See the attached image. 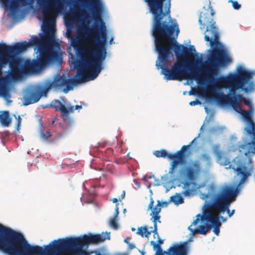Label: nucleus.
<instances>
[{
	"mask_svg": "<svg viewBox=\"0 0 255 255\" xmlns=\"http://www.w3.org/2000/svg\"><path fill=\"white\" fill-rule=\"evenodd\" d=\"M144 0L148 3L153 16L152 34L158 54V63H156V66L162 69L164 78L167 81L195 80L199 84L204 82L205 75L202 76L199 69L193 66L189 72H186L183 69L180 59L185 57H193V52L196 50L193 45L188 48L176 42L179 29L177 23L170 24V0H168L164 5V10L163 2L165 0Z\"/></svg>",
	"mask_w": 255,
	"mask_h": 255,
	"instance_id": "f257e3e1",
	"label": "nucleus"
},
{
	"mask_svg": "<svg viewBox=\"0 0 255 255\" xmlns=\"http://www.w3.org/2000/svg\"><path fill=\"white\" fill-rule=\"evenodd\" d=\"M44 22L42 29L44 34L40 38L34 36L28 42H17L13 45L0 43V96L8 103L11 102L7 87L10 78L17 80L24 74L38 73L57 58V52L50 47L41 50L37 59L26 60L24 62L18 57L30 46L53 44L55 30L52 27L55 26V19L44 20Z\"/></svg>",
	"mask_w": 255,
	"mask_h": 255,
	"instance_id": "f03ea898",
	"label": "nucleus"
},
{
	"mask_svg": "<svg viewBox=\"0 0 255 255\" xmlns=\"http://www.w3.org/2000/svg\"><path fill=\"white\" fill-rule=\"evenodd\" d=\"M85 1L91 7L95 21V25L90 30L94 44H87L80 47L78 46L77 41H72V46L76 49L81 59V61L75 65L77 70L75 78L69 79L58 76L53 81L46 82L42 90L45 94L52 88L60 89L64 86L66 88L63 89V92L67 93L73 90V85L94 80L103 69V62L107 56V30L101 16L102 3L100 0H86Z\"/></svg>",
	"mask_w": 255,
	"mask_h": 255,
	"instance_id": "7ed1b4c3",
	"label": "nucleus"
},
{
	"mask_svg": "<svg viewBox=\"0 0 255 255\" xmlns=\"http://www.w3.org/2000/svg\"><path fill=\"white\" fill-rule=\"evenodd\" d=\"M0 249L8 255H62V238L43 246L32 245L21 233L0 224Z\"/></svg>",
	"mask_w": 255,
	"mask_h": 255,
	"instance_id": "20e7f679",
	"label": "nucleus"
},
{
	"mask_svg": "<svg viewBox=\"0 0 255 255\" xmlns=\"http://www.w3.org/2000/svg\"><path fill=\"white\" fill-rule=\"evenodd\" d=\"M209 8L210 10L208 9L206 12L200 13L199 23L201 29L206 27L204 38L206 41L210 42V45L213 47L208 59L210 66L207 69L208 73L207 79L210 83H212L214 78L211 75H216L219 66H224L231 62L232 60L226 52L221 48L222 44L219 41L218 28L216 27L215 22L213 18L214 11L210 5Z\"/></svg>",
	"mask_w": 255,
	"mask_h": 255,
	"instance_id": "39448f33",
	"label": "nucleus"
},
{
	"mask_svg": "<svg viewBox=\"0 0 255 255\" xmlns=\"http://www.w3.org/2000/svg\"><path fill=\"white\" fill-rule=\"evenodd\" d=\"M209 66V61H208L207 66L204 68L205 75L204 80V82L208 84V89H211L214 91L215 90L217 80L214 78L216 75H211L214 78V81L212 83H210L207 80V76L208 73L207 69ZM237 71V74H230L227 77H221L218 80V83L222 87L230 88L231 92L230 96L233 95V96H234L236 95L235 94L236 90L239 89H242L246 93L254 90L255 84L252 79L255 74V72L247 70L242 67H239Z\"/></svg>",
	"mask_w": 255,
	"mask_h": 255,
	"instance_id": "423d86ee",
	"label": "nucleus"
},
{
	"mask_svg": "<svg viewBox=\"0 0 255 255\" xmlns=\"http://www.w3.org/2000/svg\"><path fill=\"white\" fill-rule=\"evenodd\" d=\"M238 193L237 188L230 185L221 187L219 191L213 195L210 202L205 204L206 207L216 214L226 212L231 217L235 213V210L230 211L231 204L235 201Z\"/></svg>",
	"mask_w": 255,
	"mask_h": 255,
	"instance_id": "0eeeda50",
	"label": "nucleus"
},
{
	"mask_svg": "<svg viewBox=\"0 0 255 255\" xmlns=\"http://www.w3.org/2000/svg\"><path fill=\"white\" fill-rule=\"evenodd\" d=\"M202 170V165L198 160H191L181 168L179 172V176L186 180L183 183V188L185 190L182 192L184 196H190L192 195L193 190L189 188L191 182L197 179Z\"/></svg>",
	"mask_w": 255,
	"mask_h": 255,
	"instance_id": "6e6552de",
	"label": "nucleus"
},
{
	"mask_svg": "<svg viewBox=\"0 0 255 255\" xmlns=\"http://www.w3.org/2000/svg\"><path fill=\"white\" fill-rule=\"evenodd\" d=\"M235 111L241 114L247 122V126L245 128V130L251 136L252 140L250 142L242 145L240 152L246 156L248 162H251V156L255 153V123L252 119V110L246 111L241 108L240 111L238 110Z\"/></svg>",
	"mask_w": 255,
	"mask_h": 255,
	"instance_id": "1a4fd4ad",
	"label": "nucleus"
},
{
	"mask_svg": "<svg viewBox=\"0 0 255 255\" xmlns=\"http://www.w3.org/2000/svg\"><path fill=\"white\" fill-rule=\"evenodd\" d=\"M190 146V145H183L180 150L177 151L174 154L168 153L166 150L161 149L160 150H155L153 154L157 157L168 158L169 159L173 160L170 164L169 173L171 174L174 173L175 170L177 165L180 163H183L186 158L185 151Z\"/></svg>",
	"mask_w": 255,
	"mask_h": 255,
	"instance_id": "9d476101",
	"label": "nucleus"
},
{
	"mask_svg": "<svg viewBox=\"0 0 255 255\" xmlns=\"http://www.w3.org/2000/svg\"><path fill=\"white\" fill-rule=\"evenodd\" d=\"M246 160L247 159L238 156L235 157L231 162L226 160L224 163L225 165H229L227 168L233 169L238 175L241 176L239 185L243 184L250 175V172L247 167Z\"/></svg>",
	"mask_w": 255,
	"mask_h": 255,
	"instance_id": "9b49d317",
	"label": "nucleus"
},
{
	"mask_svg": "<svg viewBox=\"0 0 255 255\" xmlns=\"http://www.w3.org/2000/svg\"><path fill=\"white\" fill-rule=\"evenodd\" d=\"M245 97L240 94L235 95L234 96L230 95H224L223 93L216 94L215 100L221 105H229L234 110H241L240 102H243Z\"/></svg>",
	"mask_w": 255,
	"mask_h": 255,
	"instance_id": "f8f14e48",
	"label": "nucleus"
},
{
	"mask_svg": "<svg viewBox=\"0 0 255 255\" xmlns=\"http://www.w3.org/2000/svg\"><path fill=\"white\" fill-rule=\"evenodd\" d=\"M37 2L42 9L44 17L52 16L57 12H59L63 8L62 3L59 2L48 1L44 0H37Z\"/></svg>",
	"mask_w": 255,
	"mask_h": 255,
	"instance_id": "ddd939ff",
	"label": "nucleus"
},
{
	"mask_svg": "<svg viewBox=\"0 0 255 255\" xmlns=\"http://www.w3.org/2000/svg\"><path fill=\"white\" fill-rule=\"evenodd\" d=\"M201 217L202 221H206L210 223L213 228V232L215 235L218 236L220 233V228L221 226V223L219 220V216L210 211L206 207L204 206V210L202 216H198Z\"/></svg>",
	"mask_w": 255,
	"mask_h": 255,
	"instance_id": "4468645a",
	"label": "nucleus"
},
{
	"mask_svg": "<svg viewBox=\"0 0 255 255\" xmlns=\"http://www.w3.org/2000/svg\"><path fill=\"white\" fill-rule=\"evenodd\" d=\"M44 85L37 88L27 90L23 97V105L27 106L37 102L42 96H46L47 94L42 93V90Z\"/></svg>",
	"mask_w": 255,
	"mask_h": 255,
	"instance_id": "2eb2a0df",
	"label": "nucleus"
},
{
	"mask_svg": "<svg viewBox=\"0 0 255 255\" xmlns=\"http://www.w3.org/2000/svg\"><path fill=\"white\" fill-rule=\"evenodd\" d=\"M191 249L189 241L174 243L167 250L166 255H188Z\"/></svg>",
	"mask_w": 255,
	"mask_h": 255,
	"instance_id": "dca6fc26",
	"label": "nucleus"
},
{
	"mask_svg": "<svg viewBox=\"0 0 255 255\" xmlns=\"http://www.w3.org/2000/svg\"><path fill=\"white\" fill-rule=\"evenodd\" d=\"M153 204L154 200L152 198H151L150 203L148 206V210H151L150 215L152 217L151 220L153 223L154 226V229L152 230V233H153L154 235H158L157 222H161L160 221V216L159 215V214L161 212V203L159 200H158L157 204L154 207H153Z\"/></svg>",
	"mask_w": 255,
	"mask_h": 255,
	"instance_id": "f3484780",
	"label": "nucleus"
},
{
	"mask_svg": "<svg viewBox=\"0 0 255 255\" xmlns=\"http://www.w3.org/2000/svg\"><path fill=\"white\" fill-rule=\"evenodd\" d=\"M49 107L54 108L56 111H60L62 116L66 117H68L70 113L74 112V106L66 107L58 100L52 101Z\"/></svg>",
	"mask_w": 255,
	"mask_h": 255,
	"instance_id": "a211bd4d",
	"label": "nucleus"
},
{
	"mask_svg": "<svg viewBox=\"0 0 255 255\" xmlns=\"http://www.w3.org/2000/svg\"><path fill=\"white\" fill-rule=\"evenodd\" d=\"M0 121L3 127H8L11 122L8 111L0 112Z\"/></svg>",
	"mask_w": 255,
	"mask_h": 255,
	"instance_id": "6ab92c4d",
	"label": "nucleus"
},
{
	"mask_svg": "<svg viewBox=\"0 0 255 255\" xmlns=\"http://www.w3.org/2000/svg\"><path fill=\"white\" fill-rule=\"evenodd\" d=\"M212 228V225H210V223H208L206 226L200 225L198 229H192L189 227L190 230L193 234H199L202 235H206L207 233Z\"/></svg>",
	"mask_w": 255,
	"mask_h": 255,
	"instance_id": "aec40b11",
	"label": "nucleus"
},
{
	"mask_svg": "<svg viewBox=\"0 0 255 255\" xmlns=\"http://www.w3.org/2000/svg\"><path fill=\"white\" fill-rule=\"evenodd\" d=\"M151 233L152 230L149 231L147 226H144L138 228L136 234L142 237H148Z\"/></svg>",
	"mask_w": 255,
	"mask_h": 255,
	"instance_id": "412c9836",
	"label": "nucleus"
},
{
	"mask_svg": "<svg viewBox=\"0 0 255 255\" xmlns=\"http://www.w3.org/2000/svg\"><path fill=\"white\" fill-rule=\"evenodd\" d=\"M151 245H152L153 250L155 251L154 255H166V251H162L161 246L159 244H157L154 241H152L150 242Z\"/></svg>",
	"mask_w": 255,
	"mask_h": 255,
	"instance_id": "4be33fe9",
	"label": "nucleus"
},
{
	"mask_svg": "<svg viewBox=\"0 0 255 255\" xmlns=\"http://www.w3.org/2000/svg\"><path fill=\"white\" fill-rule=\"evenodd\" d=\"M170 201L178 205L184 203V199L180 194L177 193L175 195L170 197Z\"/></svg>",
	"mask_w": 255,
	"mask_h": 255,
	"instance_id": "5701e85b",
	"label": "nucleus"
},
{
	"mask_svg": "<svg viewBox=\"0 0 255 255\" xmlns=\"http://www.w3.org/2000/svg\"><path fill=\"white\" fill-rule=\"evenodd\" d=\"M27 0H14L11 1V7L16 8L17 7L18 4H21L23 5L27 4Z\"/></svg>",
	"mask_w": 255,
	"mask_h": 255,
	"instance_id": "b1692460",
	"label": "nucleus"
},
{
	"mask_svg": "<svg viewBox=\"0 0 255 255\" xmlns=\"http://www.w3.org/2000/svg\"><path fill=\"white\" fill-rule=\"evenodd\" d=\"M110 226L114 229L117 230L118 228V224L117 223V219L116 216H114L112 218L109 222Z\"/></svg>",
	"mask_w": 255,
	"mask_h": 255,
	"instance_id": "393cba45",
	"label": "nucleus"
},
{
	"mask_svg": "<svg viewBox=\"0 0 255 255\" xmlns=\"http://www.w3.org/2000/svg\"><path fill=\"white\" fill-rule=\"evenodd\" d=\"M133 249H137L138 252L141 254V255H144V254L145 253L143 251H141L139 250H138L133 244L130 243L128 244L127 251L128 252H130L131 250Z\"/></svg>",
	"mask_w": 255,
	"mask_h": 255,
	"instance_id": "a878e982",
	"label": "nucleus"
},
{
	"mask_svg": "<svg viewBox=\"0 0 255 255\" xmlns=\"http://www.w3.org/2000/svg\"><path fill=\"white\" fill-rule=\"evenodd\" d=\"M201 157L203 160L206 161L208 164H210L211 158L209 155L206 153H204L201 155Z\"/></svg>",
	"mask_w": 255,
	"mask_h": 255,
	"instance_id": "bb28decb",
	"label": "nucleus"
},
{
	"mask_svg": "<svg viewBox=\"0 0 255 255\" xmlns=\"http://www.w3.org/2000/svg\"><path fill=\"white\" fill-rule=\"evenodd\" d=\"M229 2H231L232 3V6L235 9H239L241 7V4H239L238 2L237 1L230 0Z\"/></svg>",
	"mask_w": 255,
	"mask_h": 255,
	"instance_id": "cd10ccee",
	"label": "nucleus"
},
{
	"mask_svg": "<svg viewBox=\"0 0 255 255\" xmlns=\"http://www.w3.org/2000/svg\"><path fill=\"white\" fill-rule=\"evenodd\" d=\"M40 135L42 138L46 139L51 136V134L49 131H46L44 132L41 131L40 132Z\"/></svg>",
	"mask_w": 255,
	"mask_h": 255,
	"instance_id": "c85d7f7f",
	"label": "nucleus"
},
{
	"mask_svg": "<svg viewBox=\"0 0 255 255\" xmlns=\"http://www.w3.org/2000/svg\"><path fill=\"white\" fill-rule=\"evenodd\" d=\"M243 102H244L246 105L249 106L251 110H252V105L250 100L245 98Z\"/></svg>",
	"mask_w": 255,
	"mask_h": 255,
	"instance_id": "c756f323",
	"label": "nucleus"
},
{
	"mask_svg": "<svg viewBox=\"0 0 255 255\" xmlns=\"http://www.w3.org/2000/svg\"><path fill=\"white\" fill-rule=\"evenodd\" d=\"M201 104V102L200 101H199L198 100H197V99H196L195 101H191V102H190L189 103V105L191 106H195V105H199V104Z\"/></svg>",
	"mask_w": 255,
	"mask_h": 255,
	"instance_id": "7c9ffc66",
	"label": "nucleus"
},
{
	"mask_svg": "<svg viewBox=\"0 0 255 255\" xmlns=\"http://www.w3.org/2000/svg\"><path fill=\"white\" fill-rule=\"evenodd\" d=\"M17 120V128L18 129L21 125V122L22 119L20 116H18L17 117H16Z\"/></svg>",
	"mask_w": 255,
	"mask_h": 255,
	"instance_id": "2f4dec72",
	"label": "nucleus"
},
{
	"mask_svg": "<svg viewBox=\"0 0 255 255\" xmlns=\"http://www.w3.org/2000/svg\"><path fill=\"white\" fill-rule=\"evenodd\" d=\"M200 215V216H202L201 214H198L197 215V219L195 220H194L193 222V225H196L199 222V221L201 220V217H199L198 216Z\"/></svg>",
	"mask_w": 255,
	"mask_h": 255,
	"instance_id": "473e14b6",
	"label": "nucleus"
},
{
	"mask_svg": "<svg viewBox=\"0 0 255 255\" xmlns=\"http://www.w3.org/2000/svg\"><path fill=\"white\" fill-rule=\"evenodd\" d=\"M3 5L7 6L9 4V0H1Z\"/></svg>",
	"mask_w": 255,
	"mask_h": 255,
	"instance_id": "72a5a7b5",
	"label": "nucleus"
},
{
	"mask_svg": "<svg viewBox=\"0 0 255 255\" xmlns=\"http://www.w3.org/2000/svg\"><path fill=\"white\" fill-rule=\"evenodd\" d=\"M126 192L125 191H123L121 195V198H119L120 201H121L122 199H124L125 197Z\"/></svg>",
	"mask_w": 255,
	"mask_h": 255,
	"instance_id": "f704fd0d",
	"label": "nucleus"
},
{
	"mask_svg": "<svg viewBox=\"0 0 255 255\" xmlns=\"http://www.w3.org/2000/svg\"><path fill=\"white\" fill-rule=\"evenodd\" d=\"M9 135H10V132L7 130L5 131L2 133V135L4 136H9Z\"/></svg>",
	"mask_w": 255,
	"mask_h": 255,
	"instance_id": "c9c22d12",
	"label": "nucleus"
},
{
	"mask_svg": "<svg viewBox=\"0 0 255 255\" xmlns=\"http://www.w3.org/2000/svg\"><path fill=\"white\" fill-rule=\"evenodd\" d=\"M130 239V238L129 237H127L125 240H124V242L126 243L127 245L129 243H130L129 242V240Z\"/></svg>",
	"mask_w": 255,
	"mask_h": 255,
	"instance_id": "e433bc0d",
	"label": "nucleus"
},
{
	"mask_svg": "<svg viewBox=\"0 0 255 255\" xmlns=\"http://www.w3.org/2000/svg\"><path fill=\"white\" fill-rule=\"evenodd\" d=\"M193 141H194V140H193V141H192V142H191L189 145H190H190H191V144L193 143ZM190 147H191V146H190ZM190 148V147H189L188 149H187L185 151V152H186L188 149H189V148ZM190 153H191L190 151H189V152H188L187 154H186L185 153V155L186 156V157H187V156H188L189 155H190Z\"/></svg>",
	"mask_w": 255,
	"mask_h": 255,
	"instance_id": "4c0bfd02",
	"label": "nucleus"
},
{
	"mask_svg": "<svg viewBox=\"0 0 255 255\" xmlns=\"http://www.w3.org/2000/svg\"><path fill=\"white\" fill-rule=\"evenodd\" d=\"M82 106L76 105L75 107H74V109L75 111V110L81 109H82Z\"/></svg>",
	"mask_w": 255,
	"mask_h": 255,
	"instance_id": "58836bf2",
	"label": "nucleus"
},
{
	"mask_svg": "<svg viewBox=\"0 0 255 255\" xmlns=\"http://www.w3.org/2000/svg\"><path fill=\"white\" fill-rule=\"evenodd\" d=\"M163 243V240L160 239H159L158 241H157V243H156L157 244H159L160 246Z\"/></svg>",
	"mask_w": 255,
	"mask_h": 255,
	"instance_id": "ea45409f",
	"label": "nucleus"
},
{
	"mask_svg": "<svg viewBox=\"0 0 255 255\" xmlns=\"http://www.w3.org/2000/svg\"><path fill=\"white\" fill-rule=\"evenodd\" d=\"M221 219L222 221V222H225L226 221V219L223 216L219 217V219Z\"/></svg>",
	"mask_w": 255,
	"mask_h": 255,
	"instance_id": "a19ab883",
	"label": "nucleus"
},
{
	"mask_svg": "<svg viewBox=\"0 0 255 255\" xmlns=\"http://www.w3.org/2000/svg\"><path fill=\"white\" fill-rule=\"evenodd\" d=\"M118 214H119V209H118V207H117L116 209V214H115V216H116V217H117Z\"/></svg>",
	"mask_w": 255,
	"mask_h": 255,
	"instance_id": "79ce46f5",
	"label": "nucleus"
},
{
	"mask_svg": "<svg viewBox=\"0 0 255 255\" xmlns=\"http://www.w3.org/2000/svg\"><path fill=\"white\" fill-rule=\"evenodd\" d=\"M112 201L113 203H117L118 202V200L116 198H114L112 199Z\"/></svg>",
	"mask_w": 255,
	"mask_h": 255,
	"instance_id": "37998d69",
	"label": "nucleus"
},
{
	"mask_svg": "<svg viewBox=\"0 0 255 255\" xmlns=\"http://www.w3.org/2000/svg\"><path fill=\"white\" fill-rule=\"evenodd\" d=\"M128 253H124V254H116L115 255H128Z\"/></svg>",
	"mask_w": 255,
	"mask_h": 255,
	"instance_id": "c03bdc74",
	"label": "nucleus"
},
{
	"mask_svg": "<svg viewBox=\"0 0 255 255\" xmlns=\"http://www.w3.org/2000/svg\"><path fill=\"white\" fill-rule=\"evenodd\" d=\"M113 37H112V38L110 39V42H109L110 44H112L113 43Z\"/></svg>",
	"mask_w": 255,
	"mask_h": 255,
	"instance_id": "a18cd8bd",
	"label": "nucleus"
},
{
	"mask_svg": "<svg viewBox=\"0 0 255 255\" xmlns=\"http://www.w3.org/2000/svg\"><path fill=\"white\" fill-rule=\"evenodd\" d=\"M161 206H162V205H163V204H164V205H165L166 206V205L168 204V203H167V202H163V203H161Z\"/></svg>",
	"mask_w": 255,
	"mask_h": 255,
	"instance_id": "49530a36",
	"label": "nucleus"
},
{
	"mask_svg": "<svg viewBox=\"0 0 255 255\" xmlns=\"http://www.w3.org/2000/svg\"><path fill=\"white\" fill-rule=\"evenodd\" d=\"M193 94H194V93H193L192 91H190L189 92V95H193Z\"/></svg>",
	"mask_w": 255,
	"mask_h": 255,
	"instance_id": "de8ad7c7",
	"label": "nucleus"
},
{
	"mask_svg": "<svg viewBox=\"0 0 255 255\" xmlns=\"http://www.w3.org/2000/svg\"><path fill=\"white\" fill-rule=\"evenodd\" d=\"M208 197V194L206 195V197L207 198Z\"/></svg>",
	"mask_w": 255,
	"mask_h": 255,
	"instance_id": "09e8293b",
	"label": "nucleus"
},
{
	"mask_svg": "<svg viewBox=\"0 0 255 255\" xmlns=\"http://www.w3.org/2000/svg\"><path fill=\"white\" fill-rule=\"evenodd\" d=\"M81 12L82 13H83V12H84V10H81Z\"/></svg>",
	"mask_w": 255,
	"mask_h": 255,
	"instance_id": "8fccbe9b",
	"label": "nucleus"
},
{
	"mask_svg": "<svg viewBox=\"0 0 255 255\" xmlns=\"http://www.w3.org/2000/svg\"><path fill=\"white\" fill-rule=\"evenodd\" d=\"M132 231L134 230V228H132Z\"/></svg>",
	"mask_w": 255,
	"mask_h": 255,
	"instance_id": "3c124183",
	"label": "nucleus"
}]
</instances>
